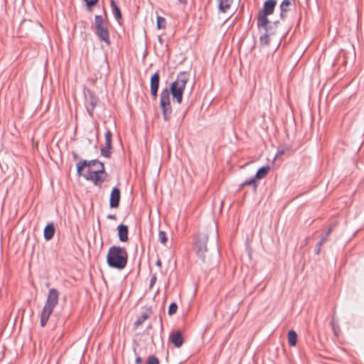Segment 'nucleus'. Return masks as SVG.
<instances>
[{"label": "nucleus", "mask_w": 364, "mask_h": 364, "mask_svg": "<svg viewBox=\"0 0 364 364\" xmlns=\"http://www.w3.org/2000/svg\"><path fill=\"white\" fill-rule=\"evenodd\" d=\"M59 292L57 289L51 288L48 291L46 304L41 311L40 316V324L41 327H45L47 324L50 314L54 308L58 303Z\"/></svg>", "instance_id": "obj_1"}, {"label": "nucleus", "mask_w": 364, "mask_h": 364, "mask_svg": "<svg viewBox=\"0 0 364 364\" xmlns=\"http://www.w3.org/2000/svg\"><path fill=\"white\" fill-rule=\"evenodd\" d=\"M189 80L188 74L186 73H181L178 75L176 80L171 84L170 93H171L173 100L181 104L183 100V94L186 85Z\"/></svg>", "instance_id": "obj_2"}, {"label": "nucleus", "mask_w": 364, "mask_h": 364, "mask_svg": "<svg viewBox=\"0 0 364 364\" xmlns=\"http://www.w3.org/2000/svg\"><path fill=\"white\" fill-rule=\"evenodd\" d=\"M105 165L102 164L101 166L96 167V169H87L83 171L84 177L87 181H92L95 185H99L103 183L105 180V176L106 175Z\"/></svg>", "instance_id": "obj_3"}, {"label": "nucleus", "mask_w": 364, "mask_h": 364, "mask_svg": "<svg viewBox=\"0 0 364 364\" xmlns=\"http://www.w3.org/2000/svg\"><path fill=\"white\" fill-rule=\"evenodd\" d=\"M208 236L205 233H198L195 237L194 247L196 254L203 262L209 258L207 249Z\"/></svg>", "instance_id": "obj_4"}, {"label": "nucleus", "mask_w": 364, "mask_h": 364, "mask_svg": "<svg viewBox=\"0 0 364 364\" xmlns=\"http://www.w3.org/2000/svg\"><path fill=\"white\" fill-rule=\"evenodd\" d=\"M160 107L163 112L164 119L166 121L168 120L172 109L170 101V91L168 89H164L161 91L160 95Z\"/></svg>", "instance_id": "obj_5"}, {"label": "nucleus", "mask_w": 364, "mask_h": 364, "mask_svg": "<svg viewBox=\"0 0 364 364\" xmlns=\"http://www.w3.org/2000/svg\"><path fill=\"white\" fill-rule=\"evenodd\" d=\"M102 164H104L100 161L98 159H92L90 161L86 159H80L76 164L77 175L78 176H81V175H83V171L85 168L92 169L94 166H101Z\"/></svg>", "instance_id": "obj_6"}, {"label": "nucleus", "mask_w": 364, "mask_h": 364, "mask_svg": "<svg viewBox=\"0 0 364 364\" xmlns=\"http://www.w3.org/2000/svg\"><path fill=\"white\" fill-rule=\"evenodd\" d=\"M128 254L124 247L115 246V268L124 269L127 263Z\"/></svg>", "instance_id": "obj_7"}, {"label": "nucleus", "mask_w": 364, "mask_h": 364, "mask_svg": "<svg viewBox=\"0 0 364 364\" xmlns=\"http://www.w3.org/2000/svg\"><path fill=\"white\" fill-rule=\"evenodd\" d=\"M112 143V133L111 131H107L105 133V146L101 148V155L106 158L111 157V149Z\"/></svg>", "instance_id": "obj_8"}, {"label": "nucleus", "mask_w": 364, "mask_h": 364, "mask_svg": "<svg viewBox=\"0 0 364 364\" xmlns=\"http://www.w3.org/2000/svg\"><path fill=\"white\" fill-rule=\"evenodd\" d=\"M117 236L122 242H127L129 241V228L128 226L124 224H120L117 228Z\"/></svg>", "instance_id": "obj_9"}, {"label": "nucleus", "mask_w": 364, "mask_h": 364, "mask_svg": "<svg viewBox=\"0 0 364 364\" xmlns=\"http://www.w3.org/2000/svg\"><path fill=\"white\" fill-rule=\"evenodd\" d=\"M169 341L176 348H180L184 341L182 333L178 331L172 332L170 334Z\"/></svg>", "instance_id": "obj_10"}, {"label": "nucleus", "mask_w": 364, "mask_h": 364, "mask_svg": "<svg viewBox=\"0 0 364 364\" xmlns=\"http://www.w3.org/2000/svg\"><path fill=\"white\" fill-rule=\"evenodd\" d=\"M55 227L53 223H48L43 230V237L46 241H50L55 235Z\"/></svg>", "instance_id": "obj_11"}, {"label": "nucleus", "mask_w": 364, "mask_h": 364, "mask_svg": "<svg viewBox=\"0 0 364 364\" xmlns=\"http://www.w3.org/2000/svg\"><path fill=\"white\" fill-rule=\"evenodd\" d=\"M159 84V74L158 73H155L151 76V93L154 97H156L157 95Z\"/></svg>", "instance_id": "obj_12"}, {"label": "nucleus", "mask_w": 364, "mask_h": 364, "mask_svg": "<svg viewBox=\"0 0 364 364\" xmlns=\"http://www.w3.org/2000/svg\"><path fill=\"white\" fill-rule=\"evenodd\" d=\"M95 33L100 38V39L105 42L107 45H109L110 41L107 28L103 26L95 28Z\"/></svg>", "instance_id": "obj_13"}, {"label": "nucleus", "mask_w": 364, "mask_h": 364, "mask_svg": "<svg viewBox=\"0 0 364 364\" xmlns=\"http://www.w3.org/2000/svg\"><path fill=\"white\" fill-rule=\"evenodd\" d=\"M276 5V0H267L264 2L263 9L260 11V12L264 13L267 15H270L274 12Z\"/></svg>", "instance_id": "obj_14"}, {"label": "nucleus", "mask_w": 364, "mask_h": 364, "mask_svg": "<svg viewBox=\"0 0 364 364\" xmlns=\"http://www.w3.org/2000/svg\"><path fill=\"white\" fill-rule=\"evenodd\" d=\"M268 15L265 14L264 13L259 12L258 16H257V26L259 28H263L265 31L267 32V26L268 23H269L267 16Z\"/></svg>", "instance_id": "obj_15"}, {"label": "nucleus", "mask_w": 364, "mask_h": 364, "mask_svg": "<svg viewBox=\"0 0 364 364\" xmlns=\"http://www.w3.org/2000/svg\"><path fill=\"white\" fill-rule=\"evenodd\" d=\"M84 96H85V104L88 103L90 102H93L94 100L98 99V97L95 95V93L91 91L88 87H85L83 90Z\"/></svg>", "instance_id": "obj_16"}, {"label": "nucleus", "mask_w": 364, "mask_h": 364, "mask_svg": "<svg viewBox=\"0 0 364 364\" xmlns=\"http://www.w3.org/2000/svg\"><path fill=\"white\" fill-rule=\"evenodd\" d=\"M232 0H220L219 9L223 13L228 12L231 7Z\"/></svg>", "instance_id": "obj_17"}, {"label": "nucleus", "mask_w": 364, "mask_h": 364, "mask_svg": "<svg viewBox=\"0 0 364 364\" xmlns=\"http://www.w3.org/2000/svg\"><path fill=\"white\" fill-rule=\"evenodd\" d=\"M272 42V38L270 37L269 34L265 33L260 37V45L263 48L269 47L271 46Z\"/></svg>", "instance_id": "obj_18"}, {"label": "nucleus", "mask_w": 364, "mask_h": 364, "mask_svg": "<svg viewBox=\"0 0 364 364\" xmlns=\"http://www.w3.org/2000/svg\"><path fill=\"white\" fill-rule=\"evenodd\" d=\"M98 100L99 99H97L85 105L87 112L91 117H93L94 109L98 103Z\"/></svg>", "instance_id": "obj_19"}, {"label": "nucleus", "mask_w": 364, "mask_h": 364, "mask_svg": "<svg viewBox=\"0 0 364 364\" xmlns=\"http://www.w3.org/2000/svg\"><path fill=\"white\" fill-rule=\"evenodd\" d=\"M269 170H270V167L269 166H263V167L260 168L257 171L255 178V179H262V178H264L269 173Z\"/></svg>", "instance_id": "obj_20"}, {"label": "nucleus", "mask_w": 364, "mask_h": 364, "mask_svg": "<svg viewBox=\"0 0 364 364\" xmlns=\"http://www.w3.org/2000/svg\"><path fill=\"white\" fill-rule=\"evenodd\" d=\"M288 343L291 346H295L297 343V334L296 333L291 330L288 333Z\"/></svg>", "instance_id": "obj_21"}, {"label": "nucleus", "mask_w": 364, "mask_h": 364, "mask_svg": "<svg viewBox=\"0 0 364 364\" xmlns=\"http://www.w3.org/2000/svg\"><path fill=\"white\" fill-rule=\"evenodd\" d=\"M107 262L110 267H114V245L109 248L107 255Z\"/></svg>", "instance_id": "obj_22"}, {"label": "nucleus", "mask_w": 364, "mask_h": 364, "mask_svg": "<svg viewBox=\"0 0 364 364\" xmlns=\"http://www.w3.org/2000/svg\"><path fill=\"white\" fill-rule=\"evenodd\" d=\"M291 3L290 0H284L281 5V16H283L284 14L289 11V7L291 6Z\"/></svg>", "instance_id": "obj_23"}, {"label": "nucleus", "mask_w": 364, "mask_h": 364, "mask_svg": "<svg viewBox=\"0 0 364 364\" xmlns=\"http://www.w3.org/2000/svg\"><path fill=\"white\" fill-rule=\"evenodd\" d=\"M85 2L87 10L90 12L92 11L93 7L98 3L99 0H84Z\"/></svg>", "instance_id": "obj_24"}, {"label": "nucleus", "mask_w": 364, "mask_h": 364, "mask_svg": "<svg viewBox=\"0 0 364 364\" xmlns=\"http://www.w3.org/2000/svg\"><path fill=\"white\" fill-rule=\"evenodd\" d=\"M166 26V21L164 17H157V28L158 29H165Z\"/></svg>", "instance_id": "obj_25"}, {"label": "nucleus", "mask_w": 364, "mask_h": 364, "mask_svg": "<svg viewBox=\"0 0 364 364\" xmlns=\"http://www.w3.org/2000/svg\"><path fill=\"white\" fill-rule=\"evenodd\" d=\"M103 18L101 15H96L95 17V28H98L100 27H103Z\"/></svg>", "instance_id": "obj_26"}, {"label": "nucleus", "mask_w": 364, "mask_h": 364, "mask_svg": "<svg viewBox=\"0 0 364 364\" xmlns=\"http://www.w3.org/2000/svg\"><path fill=\"white\" fill-rule=\"evenodd\" d=\"M32 23L33 21L31 20L23 19L19 26V31L23 33L25 27Z\"/></svg>", "instance_id": "obj_27"}, {"label": "nucleus", "mask_w": 364, "mask_h": 364, "mask_svg": "<svg viewBox=\"0 0 364 364\" xmlns=\"http://www.w3.org/2000/svg\"><path fill=\"white\" fill-rule=\"evenodd\" d=\"M177 309H178V306L176 303H171L170 305H169V307H168V314L170 316H172L174 314L176 313L177 311Z\"/></svg>", "instance_id": "obj_28"}, {"label": "nucleus", "mask_w": 364, "mask_h": 364, "mask_svg": "<svg viewBox=\"0 0 364 364\" xmlns=\"http://www.w3.org/2000/svg\"><path fill=\"white\" fill-rule=\"evenodd\" d=\"M159 240L161 242V243L165 245L167 242V237L166 232L164 231H159Z\"/></svg>", "instance_id": "obj_29"}, {"label": "nucleus", "mask_w": 364, "mask_h": 364, "mask_svg": "<svg viewBox=\"0 0 364 364\" xmlns=\"http://www.w3.org/2000/svg\"><path fill=\"white\" fill-rule=\"evenodd\" d=\"M146 364H159V360L156 356L151 355L148 358Z\"/></svg>", "instance_id": "obj_30"}, {"label": "nucleus", "mask_w": 364, "mask_h": 364, "mask_svg": "<svg viewBox=\"0 0 364 364\" xmlns=\"http://www.w3.org/2000/svg\"><path fill=\"white\" fill-rule=\"evenodd\" d=\"M326 237H322V238L321 239L320 242L317 243V245H316V250L317 255L320 254L321 246L326 242Z\"/></svg>", "instance_id": "obj_31"}, {"label": "nucleus", "mask_w": 364, "mask_h": 364, "mask_svg": "<svg viewBox=\"0 0 364 364\" xmlns=\"http://www.w3.org/2000/svg\"><path fill=\"white\" fill-rule=\"evenodd\" d=\"M256 179L255 178H252L247 181H245L242 183H241L240 187L243 188L245 186L255 185Z\"/></svg>", "instance_id": "obj_32"}, {"label": "nucleus", "mask_w": 364, "mask_h": 364, "mask_svg": "<svg viewBox=\"0 0 364 364\" xmlns=\"http://www.w3.org/2000/svg\"><path fill=\"white\" fill-rule=\"evenodd\" d=\"M120 198V192L119 188H115V208L118 207Z\"/></svg>", "instance_id": "obj_33"}, {"label": "nucleus", "mask_w": 364, "mask_h": 364, "mask_svg": "<svg viewBox=\"0 0 364 364\" xmlns=\"http://www.w3.org/2000/svg\"><path fill=\"white\" fill-rule=\"evenodd\" d=\"M115 17L117 19H120L122 18V14H121L120 10L116 6H115Z\"/></svg>", "instance_id": "obj_34"}, {"label": "nucleus", "mask_w": 364, "mask_h": 364, "mask_svg": "<svg viewBox=\"0 0 364 364\" xmlns=\"http://www.w3.org/2000/svg\"><path fill=\"white\" fill-rule=\"evenodd\" d=\"M332 328L334 332V334L338 336L339 333V329L338 327L336 326V325L333 323H332Z\"/></svg>", "instance_id": "obj_35"}, {"label": "nucleus", "mask_w": 364, "mask_h": 364, "mask_svg": "<svg viewBox=\"0 0 364 364\" xmlns=\"http://www.w3.org/2000/svg\"><path fill=\"white\" fill-rule=\"evenodd\" d=\"M156 276H153L150 280V286L152 287L154 283L156 282Z\"/></svg>", "instance_id": "obj_36"}, {"label": "nucleus", "mask_w": 364, "mask_h": 364, "mask_svg": "<svg viewBox=\"0 0 364 364\" xmlns=\"http://www.w3.org/2000/svg\"><path fill=\"white\" fill-rule=\"evenodd\" d=\"M72 155H73V159L75 161H76V160H77L79 159V156H78V154L76 152L73 151L72 152Z\"/></svg>", "instance_id": "obj_37"}, {"label": "nucleus", "mask_w": 364, "mask_h": 364, "mask_svg": "<svg viewBox=\"0 0 364 364\" xmlns=\"http://www.w3.org/2000/svg\"><path fill=\"white\" fill-rule=\"evenodd\" d=\"M109 206L112 208H114V198H109Z\"/></svg>", "instance_id": "obj_38"}, {"label": "nucleus", "mask_w": 364, "mask_h": 364, "mask_svg": "<svg viewBox=\"0 0 364 364\" xmlns=\"http://www.w3.org/2000/svg\"><path fill=\"white\" fill-rule=\"evenodd\" d=\"M331 231H332V227L328 228L326 234L323 237H326L327 238L328 235L331 232Z\"/></svg>", "instance_id": "obj_39"}, {"label": "nucleus", "mask_w": 364, "mask_h": 364, "mask_svg": "<svg viewBox=\"0 0 364 364\" xmlns=\"http://www.w3.org/2000/svg\"><path fill=\"white\" fill-rule=\"evenodd\" d=\"M110 7L112 9V12L114 13V0H110Z\"/></svg>", "instance_id": "obj_40"}, {"label": "nucleus", "mask_w": 364, "mask_h": 364, "mask_svg": "<svg viewBox=\"0 0 364 364\" xmlns=\"http://www.w3.org/2000/svg\"><path fill=\"white\" fill-rule=\"evenodd\" d=\"M141 361H142V360H141V357H137V358H136V363L137 364H140V363H141Z\"/></svg>", "instance_id": "obj_41"}, {"label": "nucleus", "mask_w": 364, "mask_h": 364, "mask_svg": "<svg viewBox=\"0 0 364 364\" xmlns=\"http://www.w3.org/2000/svg\"><path fill=\"white\" fill-rule=\"evenodd\" d=\"M114 187H113L111 191V193H110L109 198H114Z\"/></svg>", "instance_id": "obj_42"}, {"label": "nucleus", "mask_w": 364, "mask_h": 364, "mask_svg": "<svg viewBox=\"0 0 364 364\" xmlns=\"http://www.w3.org/2000/svg\"><path fill=\"white\" fill-rule=\"evenodd\" d=\"M178 1L183 5H186L187 4V0H178Z\"/></svg>", "instance_id": "obj_43"}, {"label": "nucleus", "mask_w": 364, "mask_h": 364, "mask_svg": "<svg viewBox=\"0 0 364 364\" xmlns=\"http://www.w3.org/2000/svg\"><path fill=\"white\" fill-rule=\"evenodd\" d=\"M107 218H109V219H111V220H114V214H109L107 216Z\"/></svg>", "instance_id": "obj_44"}, {"label": "nucleus", "mask_w": 364, "mask_h": 364, "mask_svg": "<svg viewBox=\"0 0 364 364\" xmlns=\"http://www.w3.org/2000/svg\"><path fill=\"white\" fill-rule=\"evenodd\" d=\"M4 357V353L2 350H0V361L2 360Z\"/></svg>", "instance_id": "obj_45"}, {"label": "nucleus", "mask_w": 364, "mask_h": 364, "mask_svg": "<svg viewBox=\"0 0 364 364\" xmlns=\"http://www.w3.org/2000/svg\"><path fill=\"white\" fill-rule=\"evenodd\" d=\"M141 321H137L136 322V323L137 325L141 324Z\"/></svg>", "instance_id": "obj_46"}]
</instances>
